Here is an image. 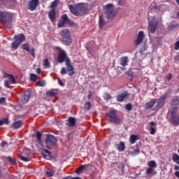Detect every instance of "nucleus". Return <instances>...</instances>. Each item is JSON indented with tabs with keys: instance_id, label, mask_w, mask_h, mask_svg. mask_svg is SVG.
Returning <instances> with one entry per match:
<instances>
[{
	"instance_id": "43",
	"label": "nucleus",
	"mask_w": 179,
	"mask_h": 179,
	"mask_svg": "<svg viewBox=\"0 0 179 179\" xmlns=\"http://www.w3.org/2000/svg\"><path fill=\"white\" fill-rule=\"evenodd\" d=\"M43 65L46 68H50V62H48V59H45L43 60Z\"/></svg>"
},
{
	"instance_id": "59",
	"label": "nucleus",
	"mask_w": 179,
	"mask_h": 179,
	"mask_svg": "<svg viewBox=\"0 0 179 179\" xmlns=\"http://www.w3.org/2000/svg\"><path fill=\"white\" fill-rule=\"evenodd\" d=\"M1 148H5V146H6V142L3 141V142L1 143Z\"/></svg>"
},
{
	"instance_id": "17",
	"label": "nucleus",
	"mask_w": 179,
	"mask_h": 179,
	"mask_svg": "<svg viewBox=\"0 0 179 179\" xmlns=\"http://www.w3.org/2000/svg\"><path fill=\"white\" fill-rule=\"evenodd\" d=\"M14 40L16 41L20 44H22L23 41H26V36L23 34H20L14 36Z\"/></svg>"
},
{
	"instance_id": "55",
	"label": "nucleus",
	"mask_w": 179,
	"mask_h": 179,
	"mask_svg": "<svg viewBox=\"0 0 179 179\" xmlns=\"http://www.w3.org/2000/svg\"><path fill=\"white\" fill-rule=\"evenodd\" d=\"M92 91H90V92H89V94H88V95H87V99H88V100H90V99H92Z\"/></svg>"
},
{
	"instance_id": "40",
	"label": "nucleus",
	"mask_w": 179,
	"mask_h": 179,
	"mask_svg": "<svg viewBox=\"0 0 179 179\" xmlns=\"http://www.w3.org/2000/svg\"><path fill=\"white\" fill-rule=\"evenodd\" d=\"M60 20L64 22V23H66L69 19H68V15L66 14H64L62 16Z\"/></svg>"
},
{
	"instance_id": "27",
	"label": "nucleus",
	"mask_w": 179,
	"mask_h": 179,
	"mask_svg": "<svg viewBox=\"0 0 179 179\" xmlns=\"http://www.w3.org/2000/svg\"><path fill=\"white\" fill-rule=\"evenodd\" d=\"M172 108L170 110H174V108L176 107H177V108H178V97H175L173 98V101H172Z\"/></svg>"
},
{
	"instance_id": "49",
	"label": "nucleus",
	"mask_w": 179,
	"mask_h": 179,
	"mask_svg": "<svg viewBox=\"0 0 179 179\" xmlns=\"http://www.w3.org/2000/svg\"><path fill=\"white\" fill-rule=\"evenodd\" d=\"M67 70L65 67L62 68L60 73L61 75H66Z\"/></svg>"
},
{
	"instance_id": "21",
	"label": "nucleus",
	"mask_w": 179,
	"mask_h": 179,
	"mask_svg": "<svg viewBox=\"0 0 179 179\" xmlns=\"http://www.w3.org/2000/svg\"><path fill=\"white\" fill-rule=\"evenodd\" d=\"M22 125H23V122H22V120H18L13 123L11 127L13 129H19V128H20Z\"/></svg>"
},
{
	"instance_id": "52",
	"label": "nucleus",
	"mask_w": 179,
	"mask_h": 179,
	"mask_svg": "<svg viewBox=\"0 0 179 179\" xmlns=\"http://www.w3.org/2000/svg\"><path fill=\"white\" fill-rule=\"evenodd\" d=\"M174 50H179V41H176L174 45Z\"/></svg>"
},
{
	"instance_id": "48",
	"label": "nucleus",
	"mask_w": 179,
	"mask_h": 179,
	"mask_svg": "<svg viewBox=\"0 0 179 179\" xmlns=\"http://www.w3.org/2000/svg\"><path fill=\"white\" fill-rule=\"evenodd\" d=\"M125 108L127 110V111H131V110H132V105L131 103H127Z\"/></svg>"
},
{
	"instance_id": "33",
	"label": "nucleus",
	"mask_w": 179,
	"mask_h": 179,
	"mask_svg": "<svg viewBox=\"0 0 179 179\" xmlns=\"http://www.w3.org/2000/svg\"><path fill=\"white\" fill-rule=\"evenodd\" d=\"M20 45V43L19 42H17L16 41H14L11 43V48H13V50H17V48H19Z\"/></svg>"
},
{
	"instance_id": "4",
	"label": "nucleus",
	"mask_w": 179,
	"mask_h": 179,
	"mask_svg": "<svg viewBox=\"0 0 179 179\" xmlns=\"http://www.w3.org/2000/svg\"><path fill=\"white\" fill-rule=\"evenodd\" d=\"M148 168L145 171V174L147 176H156L157 172L155 170V169L157 168V163L154 160H151L148 162Z\"/></svg>"
},
{
	"instance_id": "8",
	"label": "nucleus",
	"mask_w": 179,
	"mask_h": 179,
	"mask_svg": "<svg viewBox=\"0 0 179 179\" xmlns=\"http://www.w3.org/2000/svg\"><path fill=\"white\" fill-rule=\"evenodd\" d=\"M69 8L70 9V12L73 13V15H76V16H79L80 15V12H82V6L80 4L78 5H69Z\"/></svg>"
},
{
	"instance_id": "47",
	"label": "nucleus",
	"mask_w": 179,
	"mask_h": 179,
	"mask_svg": "<svg viewBox=\"0 0 179 179\" xmlns=\"http://www.w3.org/2000/svg\"><path fill=\"white\" fill-rule=\"evenodd\" d=\"M7 159L8 162L10 163V164H13V165L16 164V162L14 159H13L10 157H8Z\"/></svg>"
},
{
	"instance_id": "61",
	"label": "nucleus",
	"mask_w": 179,
	"mask_h": 179,
	"mask_svg": "<svg viewBox=\"0 0 179 179\" xmlns=\"http://www.w3.org/2000/svg\"><path fill=\"white\" fill-rule=\"evenodd\" d=\"M177 26H178V24H176V25H171V30L176 29V27H177Z\"/></svg>"
},
{
	"instance_id": "14",
	"label": "nucleus",
	"mask_w": 179,
	"mask_h": 179,
	"mask_svg": "<svg viewBox=\"0 0 179 179\" xmlns=\"http://www.w3.org/2000/svg\"><path fill=\"white\" fill-rule=\"evenodd\" d=\"M30 97H31V93L29 90L25 91L22 96V103L26 104V103H28L29 100H30Z\"/></svg>"
},
{
	"instance_id": "54",
	"label": "nucleus",
	"mask_w": 179,
	"mask_h": 179,
	"mask_svg": "<svg viewBox=\"0 0 179 179\" xmlns=\"http://www.w3.org/2000/svg\"><path fill=\"white\" fill-rule=\"evenodd\" d=\"M39 86H41V87L45 86V81H40Z\"/></svg>"
},
{
	"instance_id": "3",
	"label": "nucleus",
	"mask_w": 179,
	"mask_h": 179,
	"mask_svg": "<svg viewBox=\"0 0 179 179\" xmlns=\"http://www.w3.org/2000/svg\"><path fill=\"white\" fill-rule=\"evenodd\" d=\"M60 36L62 38V41L65 45H71L72 44V37L71 33L67 29L62 30L60 32Z\"/></svg>"
},
{
	"instance_id": "60",
	"label": "nucleus",
	"mask_w": 179,
	"mask_h": 179,
	"mask_svg": "<svg viewBox=\"0 0 179 179\" xmlns=\"http://www.w3.org/2000/svg\"><path fill=\"white\" fill-rule=\"evenodd\" d=\"M36 73H38V75H40V73H41V69L38 68V69H36Z\"/></svg>"
},
{
	"instance_id": "24",
	"label": "nucleus",
	"mask_w": 179,
	"mask_h": 179,
	"mask_svg": "<svg viewBox=\"0 0 179 179\" xmlns=\"http://www.w3.org/2000/svg\"><path fill=\"white\" fill-rule=\"evenodd\" d=\"M116 149L119 152H124L125 150V143H124V142L122 141L119 144H117Z\"/></svg>"
},
{
	"instance_id": "6",
	"label": "nucleus",
	"mask_w": 179,
	"mask_h": 179,
	"mask_svg": "<svg viewBox=\"0 0 179 179\" xmlns=\"http://www.w3.org/2000/svg\"><path fill=\"white\" fill-rule=\"evenodd\" d=\"M148 20H149V29L151 33H155L156 29L157 27V20L155 17H150V13H148Z\"/></svg>"
},
{
	"instance_id": "36",
	"label": "nucleus",
	"mask_w": 179,
	"mask_h": 179,
	"mask_svg": "<svg viewBox=\"0 0 179 179\" xmlns=\"http://www.w3.org/2000/svg\"><path fill=\"white\" fill-rule=\"evenodd\" d=\"M3 124L8 125L9 124V120L8 118L2 119L0 120V127H2Z\"/></svg>"
},
{
	"instance_id": "13",
	"label": "nucleus",
	"mask_w": 179,
	"mask_h": 179,
	"mask_svg": "<svg viewBox=\"0 0 179 179\" xmlns=\"http://www.w3.org/2000/svg\"><path fill=\"white\" fill-rule=\"evenodd\" d=\"M66 66L67 72H69V76H73V75H75V71H73V66L71 64V59L66 60Z\"/></svg>"
},
{
	"instance_id": "58",
	"label": "nucleus",
	"mask_w": 179,
	"mask_h": 179,
	"mask_svg": "<svg viewBox=\"0 0 179 179\" xmlns=\"http://www.w3.org/2000/svg\"><path fill=\"white\" fill-rule=\"evenodd\" d=\"M172 76L171 74H168L166 76L167 80H171Z\"/></svg>"
},
{
	"instance_id": "23",
	"label": "nucleus",
	"mask_w": 179,
	"mask_h": 179,
	"mask_svg": "<svg viewBox=\"0 0 179 179\" xmlns=\"http://www.w3.org/2000/svg\"><path fill=\"white\" fill-rule=\"evenodd\" d=\"M46 94L49 97H54V96H57V94H58V90L56 89L50 90L46 92Z\"/></svg>"
},
{
	"instance_id": "46",
	"label": "nucleus",
	"mask_w": 179,
	"mask_h": 179,
	"mask_svg": "<svg viewBox=\"0 0 179 179\" xmlns=\"http://www.w3.org/2000/svg\"><path fill=\"white\" fill-rule=\"evenodd\" d=\"M30 52V55H31V57H33V58H36V53L34 52V48H32L31 49V50H29V52Z\"/></svg>"
},
{
	"instance_id": "10",
	"label": "nucleus",
	"mask_w": 179,
	"mask_h": 179,
	"mask_svg": "<svg viewBox=\"0 0 179 179\" xmlns=\"http://www.w3.org/2000/svg\"><path fill=\"white\" fill-rule=\"evenodd\" d=\"M47 146H55L57 145V138L51 134H48L45 139Z\"/></svg>"
},
{
	"instance_id": "42",
	"label": "nucleus",
	"mask_w": 179,
	"mask_h": 179,
	"mask_svg": "<svg viewBox=\"0 0 179 179\" xmlns=\"http://www.w3.org/2000/svg\"><path fill=\"white\" fill-rule=\"evenodd\" d=\"M58 2H59V0H55L50 6V8H52V9L53 8H57V5H58Z\"/></svg>"
},
{
	"instance_id": "63",
	"label": "nucleus",
	"mask_w": 179,
	"mask_h": 179,
	"mask_svg": "<svg viewBox=\"0 0 179 179\" xmlns=\"http://www.w3.org/2000/svg\"><path fill=\"white\" fill-rule=\"evenodd\" d=\"M174 169L176 170V171H178L179 170V166L176 165Z\"/></svg>"
},
{
	"instance_id": "16",
	"label": "nucleus",
	"mask_w": 179,
	"mask_h": 179,
	"mask_svg": "<svg viewBox=\"0 0 179 179\" xmlns=\"http://www.w3.org/2000/svg\"><path fill=\"white\" fill-rule=\"evenodd\" d=\"M166 99H167V95H162L159 99H157V107L158 108H162V107L164 106V103H166Z\"/></svg>"
},
{
	"instance_id": "1",
	"label": "nucleus",
	"mask_w": 179,
	"mask_h": 179,
	"mask_svg": "<svg viewBox=\"0 0 179 179\" xmlns=\"http://www.w3.org/2000/svg\"><path fill=\"white\" fill-rule=\"evenodd\" d=\"M13 15L9 12L0 11V23H3L6 27L10 29Z\"/></svg>"
},
{
	"instance_id": "15",
	"label": "nucleus",
	"mask_w": 179,
	"mask_h": 179,
	"mask_svg": "<svg viewBox=\"0 0 179 179\" xmlns=\"http://www.w3.org/2000/svg\"><path fill=\"white\" fill-rule=\"evenodd\" d=\"M38 6V0H31L29 2V10H36L37 9V6Z\"/></svg>"
},
{
	"instance_id": "2",
	"label": "nucleus",
	"mask_w": 179,
	"mask_h": 179,
	"mask_svg": "<svg viewBox=\"0 0 179 179\" xmlns=\"http://www.w3.org/2000/svg\"><path fill=\"white\" fill-rule=\"evenodd\" d=\"M108 121L109 122H113V124H120L121 122V118L117 115V110L114 108H111L108 113Z\"/></svg>"
},
{
	"instance_id": "53",
	"label": "nucleus",
	"mask_w": 179,
	"mask_h": 179,
	"mask_svg": "<svg viewBox=\"0 0 179 179\" xmlns=\"http://www.w3.org/2000/svg\"><path fill=\"white\" fill-rule=\"evenodd\" d=\"M6 101V99L5 97L0 98V104H3Z\"/></svg>"
},
{
	"instance_id": "62",
	"label": "nucleus",
	"mask_w": 179,
	"mask_h": 179,
	"mask_svg": "<svg viewBox=\"0 0 179 179\" xmlns=\"http://www.w3.org/2000/svg\"><path fill=\"white\" fill-rule=\"evenodd\" d=\"M175 176L179 178V171L175 172Z\"/></svg>"
},
{
	"instance_id": "51",
	"label": "nucleus",
	"mask_w": 179,
	"mask_h": 179,
	"mask_svg": "<svg viewBox=\"0 0 179 179\" xmlns=\"http://www.w3.org/2000/svg\"><path fill=\"white\" fill-rule=\"evenodd\" d=\"M118 5L122 6V5H125V0H117Z\"/></svg>"
},
{
	"instance_id": "29",
	"label": "nucleus",
	"mask_w": 179,
	"mask_h": 179,
	"mask_svg": "<svg viewBox=\"0 0 179 179\" xmlns=\"http://www.w3.org/2000/svg\"><path fill=\"white\" fill-rule=\"evenodd\" d=\"M106 26V20H104V18L103 16L99 15V27L101 29H103Z\"/></svg>"
},
{
	"instance_id": "11",
	"label": "nucleus",
	"mask_w": 179,
	"mask_h": 179,
	"mask_svg": "<svg viewBox=\"0 0 179 179\" xmlns=\"http://www.w3.org/2000/svg\"><path fill=\"white\" fill-rule=\"evenodd\" d=\"M22 155H24V156L20 154L17 155L20 160H22L23 162H30V157H29V156H30V150L27 148L24 149L22 151ZM24 156H27V157H24Z\"/></svg>"
},
{
	"instance_id": "39",
	"label": "nucleus",
	"mask_w": 179,
	"mask_h": 179,
	"mask_svg": "<svg viewBox=\"0 0 179 179\" xmlns=\"http://www.w3.org/2000/svg\"><path fill=\"white\" fill-rule=\"evenodd\" d=\"M38 76H37V75L34 74V73H31L30 74V79L31 80H32V82H36V80H37Z\"/></svg>"
},
{
	"instance_id": "44",
	"label": "nucleus",
	"mask_w": 179,
	"mask_h": 179,
	"mask_svg": "<svg viewBox=\"0 0 179 179\" xmlns=\"http://www.w3.org/2000/svg\"><path fill=\"white\" fill-rule=\"evenodd\" d=\"M41 136H42L41 133H40L39 131L36 132V138H37L39 143H41Z\"/></svg>"
},
{
	"instance_id": "18",
	"label": "nucleus",
	"mask_w": 179,
	"mask_h": 179,
	"mask_svg": "<svg viewBox=\"0 0 179 179\" xmlns=\"http://www.w3.org/2000/svg\"><path fill=\"white\" fill-rule=\"evenodd\" d=\"M156 99H152L148 102H147L145 104V110H150V108H152L153 107V106H155L156 104Z\"/></svg>"
},
{
	"instance_id": "12",
	"label": "nucleus",
	"mask_w": 179,
	"mask_h": 179,
	"mask_svg": "<svg viewBox=\"0 0 179 179\" xmlns=\"http://www.w3.org/2000/svg\"><path fill=\"white\" fill-rule=\"evenodd\" d=\"M143 40H145V34L143 31H140L138 33L136 39L134 41V45H139V44L143 42Z\"/></svg>"
},
{
	"instance_id": "22",
	"label": "nucleus",
	"mask_w": 179,
	"mask_h": 179,
	"mask_svg": "<svg viewBox=\"0 0 179 179\" xmlns=\"http://www.w3.org/2000/svg\"><path fill=\"white\" fill-rule=\"evenodd\" d=\"M150 134L151 135H155V134H156V123H155V122H151L150 123Z\"/></svg>"
},
{
	"instance_id": "41",
	"label": "nucleus",
	"mask_w": 179,
	"mask_h": 179,
	"mask_svg": "<svg viewBox=\"0 0 179 179\" xmlns=\"http://www.w3.org/2000/svg\"><path fill=\"white\" fill-rule=\"evenodd\" d=\"M103 99L105 100H110L111 99V94L108 92H106L103 95Z\"/></svg>"
},
{
	"instance_id": "57",
	"label": "nucleus",
	"mask_w": 179,
	"mask_h": 179,
	"mask_svg": "<svg viewBox=\"0 0 179 179\" xmlns=\"http://www.w3.org/2000/svg\"><path fill=\"white\" fill-rule=\"evenodd\" d=\"M10 76V74H8L6 72H3V78H9V76Z\"/></svg>"
},
{
	"instance_id": "31",
	"label": "nucleus",
	"mask_w": 179,
	"mask_h": 179,
	"mask_svg": "<svg viewBox=\"0 0 179 179\" xmlns=\"http://www.w3.org/2000/svg\"><path fill=\"white\" fill-rule=\"evenodd\" d=\"M86 167H87V165H81L80 166L76 171V174H80V172L84 171Z\"/></svg>"
},
{
	"instance_id": "30",
	"label": "nucleus",
	"mask_w": 179,
	"mask_h": 179,
	"mask_svg": "<svg viewBox=\"0 0 179 179\" xmlns=\"http://www.w3.org/2000/svg\"><path fill=\"white\" fill-rule=\"evenodd\" d=\"M137 140H138V136H136L135 134H131L130 136L129 142H130L131 145H134V143H135V142H136Z\"/></svg>"
},
{
	"instance_id": "19",
	"label": "nucleus",
	"mask_w": 179,
	"mask_h": 179,
	"mask_svg": "<svg viewBox=\"0 0 179 179\" xmlns=\"http://www.w3.org/2000/svg\"><path fill=\"white\" fill-rule=\"evenodd\" d=\"M76 124V119L75 117H70L67 120V127H75Z\"/></svg>"
},
{
	"instance_id": "37",
	"label": "nucleus",
	"mask_w": 179,
	"mask_h": 179,
	"mask_svg": "<svg viewBox=\"0 0 179 179\" xmlns=\"http://www.w3.org/2000/svg\"><path fill=\"white\" fill-rule=\"evenodd\" d=\"M22 49L24 50V51H27V52H30V45H29V44L27 43L22 45Z\"/></svg>"
},
{
	"instance_id": "20",
	"label": "nucleus",
	"mask_w": 179,
	"mask_h": 179,
	"mask_svg": "<svg viewBox=\"0 0 179 179\" xmlns=\"http://www.w3.org/2000/svg\"><path fill=\"white\" fill-rule=\"evenodd\" d=\"M55 8H52L48 13L49 19H50L51 22H55Z\"/></svg>"
},
{
	"instance_id": "26",
	"label": "nucleus",
	"mask_w": 179,
	"mask_h": 179,
	"mask_svg": "<svg viewBox=\"0 0 179 179\" xmlns=\"http://www.w3.org/2000/svg\"><path fill=\"white\" fill-rule=\"evenodd\" d=\"M127 97V92H122V94L117 96V101H124V99Z\"/></svg>"
},
{
	"instance_id": "45",
	"label": "nucleus",
	"mask_w": 179,
	"mask_h": 179,
	"mask_svg": "<svg viewBox=\"0 0 179 179\" xmlns=\"http://www.w3.org/2000/svg\"><path fill=\"white\" fill-rule=\"evenodd\" d=\"M65 23L66 22L60 20L57 23V27H64V26H65Z\"/></svg>"
},
{
	"instance_id": "34",
	"label": "nucleus",
	"mask_w": 179,
	"mask_h": 179,
	"mask_svg": "<svg viewBox=\"0 0 179 179\" xmlns=\"http://www.w3.org/2000/svg\"><path fill=\"white\" fill-rule=\"evenodd\" d=\"M8 82L10 84L16 83V80L15 79V77L13 76V75L10 74V76L8 77Z\"/></svg>"
},
{
	"instance_id": "28",
	"label": "nucleus",
	"mask_w": 179,
	"mask_h": 179,
	"mask_svg": "<svg viewBox=\"0 0 179 179\" xmlns=\"http://www.w3.org/2000/svg\"><path fill=\"white\" fill-rule=\"evenodd\" d=\"M172 160L173 162H174V163L179 166V155L178 154L173 153L172 155Z\"/></svg>"
},
{
	"instance_id": "50",
	"label": "nucleus",
	"mask_w": 179,
	"mask_h": 179,
	"mask_svg": "<svg viewBox=\"0 0 179 179\" xmlns=\"http://www.w3.org/2000/svg\"><path fill=\"white\" fill-rule=\"evenodd\" d=\"M10 85V83L9 82V80H6V81H4V86H5V87H6L7 89H9Z\"/></svg>"
},
{
	"instance_id": "38",
	"label": "nucleus",
	"mask_w": 179,
	"mask_h": 179,
	"mask_svg": "<svg viewBox=\"0 0 179 179\" xmlns=\"http://www.w3.org/2000/svg\"><path fill=\"white\" fill-rule=\"evenodd\" d=\"M91 107H92V103H90V101L86 102L84 105V108L85 110H90Z\"/></svg>"
},
{
	"instance_id": "56",
	"label": "nucleus",
	"mask_w": 179,
	"mask_h": 179,
	"mask_svg": "<svg viewBox=\"0 0 179 179\" xmlns=\"http://www.w3.org/2000/svg\"><path fill=\"white\" fill-rule=\"evenodd\" d=\"M58 80V83L59 85H60V86H64V83L62 82V80H61L59 78H57Z\"/></svg>"
},
{
	"instance_id": "7",
	"label": "nucleus",
	"mask_w": 179,
	"mask_h": 179,
	"mask_svg": "<svg viewBox=\"0 0 179 179\" xmlns=\"http://www.w3.org/2000/svg\"><path fill=\"white\" fill-rule=\"evenodd\" d=\"M176 113H177V107H173V109L169 110L173 124L174 125H179V114L177 115Z\"/></svg>"
},
{
	"instance_id": "9",
	"label": "nucleus",
	"mask_w": 179,
	"mask_h": 179,
	"mask_svg": "<svg viewBox=\"0 0 179 179\" xmlns=\"http://www.w3.org/2000/svg\"><path fill=\"white\" fill-rule=\"evenodd\" d=\"M67 59H68V55H66V52H65L64 50L61 49L58 53L57 62L59 64H62V62H66Z\"/></svg>"
},
{
	"instance_id": "64",
	"label": "nucleus",
	"mask_w": 179,
	"mask_h": 179,
	"mask_svg": "<svg viewBox=\"0 0 179 179\" xmlns=\"http://www.w3.org/2000/svg\"><path fill=\"white\" fill-rule=\"evenodd\" d=\"M70 179H82L80 178H70Z\"/></svg>"
},
{
	"instance_id": "5",
	"label": "nucleus",
	"mask_w": 179,
	"mask_h": 179,
	"mask_svg": "<svg viewBox=\"0 0 179 179\" xmlns=\"http://www.w3.org/2000/svg\"><path fill=\"white\" fill-rule=\"evenodd\" d=\"M106 15L108 19H113L117 15V11L114 9V6L113 4H107L105 8Z\"/></svg>"
},
{
	"instance_id": "35",
	"label": "nucleus",
	"mask_w": 179,
	"mask_h": 179,
	"mask_svg": "<svg viewBox=\"0 0 179 179\" xmlns=\"http://www.w3.org/2000/svg\"><path fill=\"white\" fill-rule=\"evenodd\" d=\"M44 153H47L48 155H45V154ZM42 155L43 157H45V159H47V157H50V156H51V152L48 150H43V152H42Z\"/></svg>"
},
{
	"instance_id": "25",
	"label": "nucleus",
	"mask_w": 179,
	"mask_h": 179,
	"mask_svg": "<svg viewBox=\"0 0 179 179\" xmlns=\"http://www.w3.org/2000/svg\"><path fill=\"white\" fill-rule=\"evenodd\" d=\"M120 65L122 66H127L128 65V57H123L120 59Z\"/></svg>"
},
{
	"instance_id": "32",
	"label": "nucleus",
	"mask_w": 179,
	"mask_h": 179,
	"mask_svg": "<svg viewBox=\"0 0 179 179\" xmlns=\"http://www.w3.org/2000/svg\"><path fill=\"white\" fill-rule=\"evenodd\" d=\"M55 171L52 169H48L45 173L47 177H52L54 176Z\"/></svg>"
}]
</instances>
